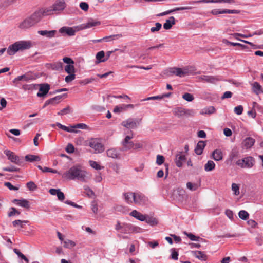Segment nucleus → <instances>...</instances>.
<instances>
[{"instance_id": "obj_52", "label": "nucleus", "mask_w": 263, "mask_h": 263, "mask_svg": "<svg viewBox=\"0 0 263 263\" xmlns=\"http://www.w3.org/2000/svg\"><path fill=\"white\" fill-rule=\"evenodd\" d=\"M26 185L28 190L31 191H35L37 189V185L33 181L28 182Z\"/></svg>"}, {"instance_id": "obj_26", "label": "nucleus", "mask_w": 263, "mask_h": 263, "mask_svg": "<svg viewBox=\"0 0 263 263\" xmlns=\"http://www.w3.org/2000/svg\"><path fill=\"white\" fill-rule=\"evenodd\" d=\"M205 146L206 143L204 141H199L195 148V152L196 153V154L198 155L202 154L203 150Z\"/></svg>"}, {"instance_id": "obj_63", "label": "nucleus", "mask_w": 263, "mask_h": 263, "mask_svg": "<svg viewBox=\"0 0 263 263\" xmlns=\"http://www.w3.org/2000/svg\"><path fill=\"white\" fill-rule=\"evenodd\" d=\"M253 108L255 111L257 110L260 112H263V107L255 102L253 103Z\"/></svg>"}, {"instance_id": "obj_30", "label": "nucleus", "mask_w": 263, "mask_h": 263, "mask_svg": "<svg viewBox=\"0 0 263 263\" xmlns=\"http://www.w3.org/2000/svg\"><path fill=\"white\" fill-rule=\"evenodd\" d=\"M193 255L199 260L205 261L207 259V256L204 252L200 251H195L192 252Z\"/></svg>"}, {"instance_id": "obj_24", "label": "nucleus", "mask_w": 263, "mask_h": 263, "mask_svg": "<svg viewBox=\"0 0 263 263\" xmlns=\"http://www.w3.org/2000/svg\"><path fill=\"white\" fill-rule=\"evenodd\" d=\"M125 201L129 204H133L134 203L135 193L127 192L123 194Z\"/></svg>"}, {"instance_id": "obj_16", "label": "nucleus", "mask_w": 263, "mask_h": 263, "mask_svg": "<svg viewBox=\"0 0 263 263\" xmlns=\"http://www.w3.org/2000/svg\"><path fill=\"white\" fill-rule=\"evenodd\" d=\"M185 160V156L182 152H179L178 154H176L175 162L177 166L179 167H181L183 162H184Z\"/></svg>"}, {"instance_id": "obj_64", "label": "nucleus", "mask_w": 263, "mask_h": 263, "mask_svg": "<svg viewBox=\"0 0 263 263\" xmlns=\"http://www.w3.org/2000/svg\"><path fill=\"white\" fill-rule=\"evenodd\" d=\"M66 151L68 153H72L74 151V147L72 144L69 143L66 146Z\"/></svg>"}, {"instance_id": "obj_62", "label": "nucleus", "mask_w": 263, "mask_h": 263, "mask_svg": "<svg viewBox=\"0 0 263 263\" xmlns=\"http://www.w3.org/2000/svg\"><path fill=\"white\" fill-rule=\"evenodd\" d=\"M164 157L163 156L160 155H158L157 156L156 163L158 165H161L162 164H163L164 163Z\"/></svg>"}, {"instance_id": "obj_48", "label": "nucleus", "mask_w": 263, "mask_h": 263, "mask_svg": "<svg viewBox=\"0 0 263 263\" xmlns=\"http://www.w3.org/2000/svg\"><path fill=\"white\" fill-rule=\"evenodd\" d=\"M65 70L67 73H68L69 74L74 73L75 72L74 67V66L73 65V64L66 65L65 66Z\"/></svg>"}, {"instance_id": "obj_29", "label": "nucleus", "mask_w": 263, "mask_h": 263, "mask_svg": "<svg viewBox=\"0 0 263 263\" xmlns=\"http://www.w3.org/2000/svg\"><path fill=\"white\" fill-rule=\"evenodd\" d=\"M212 158L215 161H220L223 159V154L222 151L219 149H216L212 152Z\"/></svg>"}, {"instance_id": "obj_3", "label": "nucleus", "mask_w": 263, "mask_h": 263, "mask_svg": "<svg viewBox=\"0 0 263 263\" xmlns=\"http://www.w3.org/2000/svg\"><path fill=\"white\" fill-rule=\"evenodd\" d=\"M115 229L124 234L138 233L140 232V228L130 223H120L118 222L115 226Z\"/></svg>"}, {"instance_id": "obj_19", "label": "nucleus", "mask_w": 263, "mask_h": 263, "mask_svg": "<svg viewBox=\"0 0 263 263\" xmlns=\"http://www.w3.org/2000/svg\"><path fill=\"white\" fill-rule=\"evenodd\" d=\"M49 192L52 195H57L58 199L61 201H63L65 199L64 193L60 189H51Z\"/></svg>"}, {"instance_id": "obj_28", "label": "nucleus", "mask_w": 263, "mask_h": 263, "mask_svg": "<svg viewBox=\"0 0 263 263\" xmlns=\"http://www.w3.org/2000/svg\"><path fill=\"white\" fill-rule=\"evenodd\" d=\"M176 23V20L174 16H171L168 20H166L165 23L163 24V27L166 30L170 29L172 26Z\"/></svg>"}, {"instance_id": "obj_41", "label": "nucleus", "mask_w": 263, "mask_h": 263, "mask_svg": "<svg viewBox=\"0 0 263 263\" xmlns=\"http://www.w3.org/2000/svg\"><path fill=\"white\" fill-rule=\"evenodd\" d=\"M174 115L178 117H182L185 115V110L182 108H177L174 111Z\"/></svg>"}, {"instance_id": "obj_49", "label": "nucleus", "mask_w": 263, "mask_h": 263, "mask_svg": "<svg viewBox=\"0 0 263 263\" xmlns=\"http://www.w3.org/2000/svg\"><path fill=\"white\" fill-rule=\"evenodd\" d=\"M238 215L239 217L243 220L247 219L249 216V213L245 210L240 211Z\"/></svg>"}, {"instance_id": "obj_35", "label": "nucleus", "mask_w": 263, "mask_h": 263, "mask_svg": "<svg viewBox=\"0 0 263 263\" xmlns=\"http://www.w3.org/2000/svg\"><path fill=\"white\" fill-rule=\"evenodd\" d=\"M62 96L61 95H59L46 101L45 104V106L47 104L59 103L62 99Z\"/></svg>"}, {"instance_id": "obj_36", "label": "nucleus", "mask_w": 263, "mask_h": 263, "mask_svg": "<svg viewBox=\"0 0 263 263\" xmlns=\"http://www.w3.org/2000/svg\"><path fill=\"white\" fill-rule=\"evenodd\" d=\"M215 167V163L211 160H209L204 165V170L206 172H210L213 170Z\"/></svg>"}, {"instance_id": "obj_8", "label": "nucleus", "mask_w": 263, "mask_h": 263, "mask_svg": "<svg viewBox=\"0 0 263 263\" xmlns=\"http://www.w3.org/2000/svg\"><path fill=\"white\" fill-rule=\"evenodd\" d=\"M133 138V134L132 136H126L125 137L121 143L123 146V147L121 149L122 151H127L134 147L135 144L132 141H130Z\"/></svg>"}, {"instance_id": "obj_57", "label": "nucleus", "mask_w": 263, "mask_h": 263, "mask_svg": "<svg viewBox=\"0 0 263 263\" xmlns=\"http://www.w3.org/2000/svg\"><path fill=\"white\" fill-rule=\"evenodd\" d=\"M29 79V77L26 74H24L22 76H18L14 80V82L19 81H27Z\"/></svg>"}, {"instance_id": "obj_9", "label": "nucleus", "mask_w": 263, "mask_h": 263, "mask_svg": "<svg viewBox=\"0 0 263 263\" xmlns=\"http://www.w3.org/2000/svg\"><path fill=\"white\" fill-rule=\"evenodd\" d=\"M45 9H40L35 11L30 16V18L33 21L35 24H37L43 16L48 15Z\"/></svg>"}, {"instance_id": "obj_10", "label": "nucleus", "mask_w": 263, "mask_h": 263, "mask_svg": "<svg viewBox=\"0 0 263 263\" xmlns=\"http://www.w3.org/2000/svg\"><path fill=\"white\" fill-rule=\"evenodd\" d=\"M139 124L138 120L133 118H129L121 123L123 126L128 129L136 128Z\"/></svg>"}, {"instance_id": "obj_53", "label": "nucleus", "mask_w": 263, "mask_h": 263, "mask_svg": "<svg viewBox=\"0 0 263 263\" xmlns=\"http://www.w3.org/2000/svg\"><path fill=\"white\" fill-rule=\"evenodd\" d=\"M184 234L186 235L190 240L192 241H198L200 239L199 237L196 236L192 233H189L186 232H184Z\"/></svg>"}, {"instance_id": "obj_17", "label": "nucleus", "mask_w": 263, "mask_h": 263, "mask_svg": "<svg viewBox=\"0 0 263 263\" xmlns=\"http://www.w3.org/2000/svg\"><path fill=\"white\" fill-rule=\"evenodd\" d=\"M171 72L180 77H185L189 75V71L186 69H181L180 68H175Z\"/></svg>"}, {"instance_id": "obj_60", "label": "nucleus", "mask_w": 263, "mask_h": 263, "mask_svg": "<svg viewBox=\"0 0 263 263\" xmlns=\"http://www.w3.org/2000/svg\"><path fill=\"white\" fill-rule=\"evenodd\" d=\"M243 108L242 105H238L234 108V112L238 115L242 114Z\"/></svg>"}, {"instance_id": "obj_20", "label": "nucleus", "mask_w": 263, "mask_h": 263, "mask_svg": "<svg viewBox=\"0 0 263 263\" xmlns=\"http://www.w3.org/2000/svg\"><path fill=\"white\" fill-rule=\"evenodd\" d=\"M99 25H100V22L99 21H96L91 19L88 20L86 23L82 24L81 25V28L82 29H85L94 26H98Z\"/></svg>"}, {"instance_id": "obj_44", "label": "nucleus", "mask_w": 263, "mask_h": 263, "mask_svg": "<svg viewBox=\"0 0 263 263\" xmlns=\"http://www.w3.org/2000/svg\"><path fill=\"white\" fill-rule=\"evenodd\" d=\"M28 222V220H15L12 222V224L14 227L20 226L21 228H23V223H27Z\"/></svg>"}, {"instance_id": "obj_6", "label": "nucleus", "mask_w": 263, "mask_h": 263, "mask_svg": "<svg viewBox=\"0 0 263 263\" xmlns=\"http://www.w3.org/2000/svg\"><path fill=\"white\" fill-rule=\"evenodd\" d=\"M89 146L94 149L96 153H100L104 151V146L97 139H91L89 141Z\"/></svg>"}, {"instance_id": "obj_22", "label": "nucleus", "mask_w": 263, "mask_h": 263, "mask_svg": "<svg viewBox=\"0 0 263 263\" xmlns=\"http://www.w3.org/2000/svg\"><path fill=\"white\" fill-rule=\"evenodd\" d=\"M35 23L30 18V17H28L25 19L20 25V27L23 29L29 28L34 25H35Z\"/></svg>"}, {"instance_id": "obj_38", "label": "nucleus", "mask_w": 263, "mask_h": 263, "mask_svg": "<svg viewBox=\"0 0 263 263\" xmlns=\"http://www.w3.org/2000/svg\"><path fill=\"white\" fill-rule=\"evenodd\" d=\"M200 186V183H192L188 182L186 183V187L190 191H194L197 190Z\"/></svg>"}, {"instance_id": "obj_15", "label": "nucleus", "mask_w": 263, "mask_h": 263, "mask_svg": "<svg viewBox=\"0 0 263 263\" xmlns=\"http://www.w3.org/2000/svg\"><path fill=\"white\" fill-rule=\"evenodd\" d=\"M255 140L252 137H247L243 141L242 146L247 149L251 148L254 144Z\"/></svg>"}, {"instance_id": "obj_5", "label": "nucleus", "mask_w": 263, "mask_h": 263, "mask_svg": "<svg viewBox=\"0 0 263 263\" xmlns=\"http://www.w3.org/2000/svg\"><path fill=\"white\" fill-rule=\"evenodd\" d=\"M66 7L65 3L64 1H57L50 8L45 9L49 15L53 14V12L59 13L63 11Z\"/></svg>"}, {"instance_id": "obj_51", "label": "nucleus", "mask_w": 263, "mask_h": 263, "mask_svg": "<svg viewBox=\"0 0 263 263\" xmlns=\"http://www.w3.org/2000/svg\"><path fill=\"white\" fill-rule=\"evenodd\" d=\"M13 251L14 253L16 254L19 257L24 259L27 263L29 262V260L28 259V258L23 254H22L18 249H14Z\"/></svg>"}, {"instance_id": "obj_2", "label": "nucleus", "mask_w": 263, "mask_h": 263, "mask_svg": "<svg viewBox=\"0 0 263 263\" xmlns=\"http://www.w3.org/2000/svg\"><path fill=\"white\" fill-rule=\"evenodd\" d=\"M31 47V43L29 41L17 42L10 45L7 49V52L9 55H14L19 50L28 49Z\"/></svg>"}, {"instance_id": "obj_21", "label": "nucleus", "mask_w": 263, "mask_h": 263, "mask_svg": "<svg viewBox=\"0 0 263 263\" xmlns=\"http://www.w3.org/2000/svg\"><path fill=\"white\" fill-rule=\"evenodd\" d=\"M200 79L203 82L210 83H215L218 80V79L216 77L205 75L201 76Z\"/></svg>"}, {"instance_id": "obj_11", "label": "nucleus", "mask_w": 263, "mask_h": 263, "mask_svg": "<svg viewBox=\"0 0 263 263\" xmlns=\"http://www.w3.org/2000/svg\"><path fill=\"white\" fill-rule=\"evenodd\" d=\"M240 11L239 10H230V9H213L211 13L213 15H217L221 14H239Z\"/></svg>"}, {"instance_id": "obj_12", "label": "nucleus", "mask_w": 263, "mask_h": 263, "mask_svg": "<svg viewBox=\"0 0 263 263\" xmlns=\"http://www.w3.org/2000/svg\"><path fill=\"white\" fill-rule=\"evenodd\" d=\"M194 7L192 6H186V7H176L175 8L172 10H169L167 11H166L165 12H162L160 14H158L157 15L158 16H162L170 14L174 12L177 11H180V10H191L193 9Z\"/></svg>"}, {"instance_id": "obj_34", "label": "nucleus", "mask_w": 263, "mask_h": 263, "mask_svg": "<svg viewBox=\"0 0 263 263\" xmlns=\"http://www.w3.org/2000/svg\"><path fill=\"white\" fill-rule=\"evenodd\" d=\"M215 108L213 106H208L204 108L200 111V114L202 115L212 114L215 112Z\"/></svg>"}, {"instance_id": "obj_40", "label": "nucleus", "mask_w": 263, "mask_h": 263, "mask_svg": "<svg viewBox=\"0 0 263 263\" xmlns=\"http://www.w3.org/2000/svg\"><path fill=\"white\" fill-rule=\"evenodd\" d=\"M146 223L152 226H156L158 223V221L156 218L151 217H147L146 216V219L145 220Z\"/></svg>"}, {"instance_id": "obj_37", "label": "nucleus", "mask_w": 263, "mask_h": 263, "mask_svg": "<svg viewBox=\"0 0 263 263\" xmlns=\"http://www.w3.org/2000/svg\"><path fill=\"white\" fill-rule=\"evenodd\" d=\"M25 160L29 162L39 161L41 160L38 156L34 155H27L25 157Z\"/></svg>"}, {"instance_id": "obj_55", "label": "nucleus", "mask_w": 263, "mask_h": 263, "mask_svg": "<svg viewBox=\"0 0 263 263\" xmlns=\"http://www.w3.org/2000/svg\"><path fill=\"white\" fill-rule=\"evenodd\" d=\"M162 27V25L160 23H155V27H153L151 28V31L152 33L158 32Z\"/></svg>"}, {"instance_id": "obj_42", "label": "nucleus", "mask_w": 263, "mask_h": 263, "mask_svg": "<svg viewBox=\"0 0 263 263\" xmlns=\"http://www.w3.org/2000/svg\"><path fill=\"white\" fill-rule=\"evenodd\" d=\"M89 164L93 168L97 170H100L104 168V167L101 166L97 162L93 160H89Z\"/></svg>"}, {"instance_id": "obj_1", "label": "nucleus", "mask_w": 263, "mask_h": 263, "mask_svg": "<svg viewBox=\"0 0 263 263\" xmlns=\"http://www.w3.org/2000/svg\"><path fill=\"white\" fill-rule=\"evenodd\" d=\"M63 178L68 180L77 179L82 182H86L89 178L88 173L79 166H73L62 175Z\"/></svg>"}, {"instance_id": "obj_59", "label": "nucleus", "mask_w": 263, "mask_h": 263, "mask_svg": "<svg viewBox=\"0 0 263 263\" xmlns=\"http://www.w3.org/2000/svg\"><path fill=\"white\" fill-rule=\"evenodd\" d=\"M76 75L74 73H70L65 77V80L66 83H69L74 80Z\"/></svg>"}, {"instance_id": "obj_25", "label": "nucleus", "mask_w": 263, "mask_h": 263, "mask_svg": "<svg viewBox=\"0 0 263 263\" xmlns=\"http://www.w3.org/2000/svg\"><path fill=\"white\" fill-rule=\"evenodd\" d=\"M59 32L63 34L65 33L69 36H73L75 34V30L71 27H63L59 29Z\"/></svg>"}, {"instance_id": "obj_61", "label": "nucleus", "mask_w": 263, "mask_h": 263, "mask_svg": "<svg viewBox=\"0 0 263 263\" xmlns=\"http://www.w3.org/2000/svg\"><path fill=\"white\" fill-rule=\"evenodd\" d=\"M79 6L80 8L84 11H87L89 9V5L86 2H81Z\"/></svg>"}, {"instance_id": "obj_46", "label": "nucleus", "mask_w": 263, "mask_h": 263, "mask_svg": "<svg viewBox=\"0 0 263 263\" xmlns=\"http://www.w3.org/2000/svg\"><path fill=\"white\" fill-rule=\"evenodd\" d=\"M125 104H122L120 106H116L113 110L115 113H119L122 111H126Z\"/></svg>"}, {"instance_id": "obj_43", "label": "nucleus", "mask_w": 263, "mask_h": 263, "mask_svg": "<svg viewBox=\"0 0 263 263\" xmlns=\"http://www.w3.org/2000/svg\"><path fill=\"white\" fill-rule=\"evenodd\" d=\"M105 56V53L103 51L98 52L96 54V59L99 62H104L106 59H103Z\"/></svg>"}, {"instance_id": "obj_4", "label": "nucleus", "mask_w": 263, "mask_h": 263, "mask_svg": "<svg viewBox=\"0 0 263 263\" xmlns=\"http://www.w3.org/2000/svg\"><path fill=\"white\" fill-rule=\"evenodd\" d=\"M236 163L242 168H251L255 165V159L252 156H247L238 160Z\"/></svg>"}, {"instance_id": "obj_56", "label": "nucleus", "mask_w": 263, "mask_h": 263, "mask_svg": "<svg viewBox=\"0 0 263 263\" xmlns=\"http://www.w3.org/2000/svg\"><path fill=\"white\" fill-rule=\"evenodd\" d=\"M11 211L8 213V216L9 217H12L15 214L20 215V212H19L16 208L12 207L10 208Z\"/></svg>"}, {"instance_id": "obj_50", "label": "nucleus", "mask_w": 263, "mask_h": 263, "mask_svg": "<svg viewBox=\"0 0 263 263\" xmlns=\"http://www.w3.org/2000/svg\"><path fill=\"white\" fill-rule=\"evenodd\" d=\"M182 98L188 102H191L194 99L193 95L188 92L185 93L182 96Z\"/></svg>"}, {"instance_id": "obj_39", "label": "nucleus", "mask_w": 263, "mask_h": 263, "mask_svg": "<svg viewBox=\"0 0 263 263\" xmlns=\"http://www.w3.org/2000/svg\"><path fill=\"white\" fill-rule=\"evenodd\" d=\"M64 247L68 249H72L76 246V243L69 239H66L63 241Z\"/></svg>"}, {"instance_id": "obj_31", "label": "nucleus", "mask_w": 263, "mask_h": 263, "mask_svg": "<svg viewBox=\"0 0 263 263\" xmlns=\"http://www.w3.org/2000/svg\"><path fill=\"white\" fill-rule=\"evenodd\" d=\"M252 90L256 94L258 95L263 93V89L261 86L257 82H253L252 84Z\"/></svg>"}, {"instance_id": "obj_14", "label": "nucleus", "mask_w": 263, "mask_h": 263, "mask_svg": "<svg viewBox=\"0 0 263 263\" xmlns=\"http://www.w3.org/2000/svg\"><path fill=\"white\" fill-rule=\"evenodd\" d=\"M50 89V86L48 84H41L39 91L37 93V96L39 97L45 96Z\"/></svg>"}, {"instance_id": "obj_33", "label": "nucleus", "mask_w": 263, "mask_h": 263, "mask_svg": "<svg viewBox=\"0 0 263 263\" xmlns=\"http://www.w3.org/2000/svg\"><path fill=\"white\" fill-rule=\"evenodd\" d=\"M63 65L62 62H55L50 64V68L53 70L61 71L63 70Z\"/></svg>"}, {"instance_id": "obj_54", "label": "nucleus", "mask_w": 263, "mask_h": 263, "mask_svg": "<svg viewBox=\"0 0 263 263\" xmlns=\"http://www.w3.org/2000/svg\"><path fill=\"white\" fill-rule=\"evenodd\" d=\"M216 0H199V1H190L189 3L191 4H194L197 3H216Z\"/></svg>"}, {"instance_id": "obj_47", "label": "nucleus", "mask_w": 263, "mask_h": 263, "mask_svg": "<svg viewBox=\"0 0 263 263\" xmlns=\"http://www.w3.org/2000/svg\"><path fill=\"white\" fill-rule=\"evenodd\" d=\"M232 190L235 195L238 196L239 195V185L238 184L233 183L232 184Z\"/></svg>"}, {"instance_id": "obj_27", "label": "nucleus", "mask_w": 263, "mask_h": 263, "mask_svg": "<svg viewBox=\"0 0 263 263\" xmlns=\"http://www.w3.org/2000/svg\"><path fill=\"white\" fill-rule=\"evenodd\" d=\"M129 214L130 216L141 221H144L146 219V215L141 214L136 210H133Z\"/></svg>"}, {"instance_id": "obj_32", "label": "nucleus", "mask_w": 263, "mask_h": 263, "mask_svg": "<svg viewBox=\"0 0 263 263\" xmlns=\"http://www.w3.org/2000/svg\"><path fill=\"white\" fill-rule=\"evenodd\" d=\"M13 202L16 203L17 205L21 207L25 208L27 209L29 208V202L26 199H14Z\"/></svg>"}, {"instance_id": "obj_23", "label": "nucleus", "mask_w": 263, "mask_h": 263, "mask_svg": "<svg viewBox=\"0 0 263 263\" xmlns=\"http://www.w3.org/2000/svg\"><path fill=\"white\" fill-rule=\"evenodd\" d=\"M37 33L42 36H45L48 38L54 37L57 33V31L55 30L48 31V30H40Z\"/></svg>"}, {"instance_id": "obj_18", "label": "nucleus", "mask_w": 263, "mask_h": 263, "mask_svg": "<svg viewBox=\"0 0 263 263\" xmlns=\"http://www.w3.org/2000/svg\"><path fill=\"white\" fill-rule=\"evenodd\" d=\"M5 154L8 157V159L12 162L18 164L19 162V158L15 155L14 153L10 151L7 150L4 152Z\"/></svg>"}, {"instance_id": "obj_7", "label": "nucleus", "mask_w": 263, "mask_h": 263, "mask_svg": "<svg viewBox=\"0 0 263 263\" xmlns=\"http://www.w3.org/2000/svg\"><path fill=\"white\" fill-rule=\"evenodd\" d=\"M148 198L141 193H135L134 203L139 205H143L147 204Z\"/></svg>"}, {"instance_id": "obj_45", "label": "nucleus", "mask_w": 263, "mask_h": 263, "mask_svg": "<svg viewBox=\"0 0 263 263\" xmlns=\"http://www.w3.org/2000/svg\"><path fill=\"white\" fill-rule=\"evenodd\" d=\"M122 36L121 34L111 35L104 37L106 42L114 40H118Z\"/></svg>"}, {"instance_id": "obj_13", "label": "nucleus", "mask_w": 263, "mask_h": 263, "mask_svg": "<svg viewBox=\"0 0 263 263\" xmlns=\"http://www.w3.org/2000/svg\"><path fill=\"white\" fill-rule=\"evenodd\" d=\"M106 155L108 157L113 159H119L121 158V154L116 148H112L106 151Z\"/></svg>"}, {"instance_id": "obj_58", "label": "nucleus", "mask_w": 263, "mask_h": 263, "mask_svg": "<svg viewBox=\"0 0 263 263\" xmlns=\"http://www.w3.org/2000/svg\"><path fill=\"white\" fill-rule=\"evenodd\" d=\"M93 81H95V79L93 78L85 79L80 81L79 82V84L81 85H86L87 84L92 83Z\"/></svg>"}]
</instances>
